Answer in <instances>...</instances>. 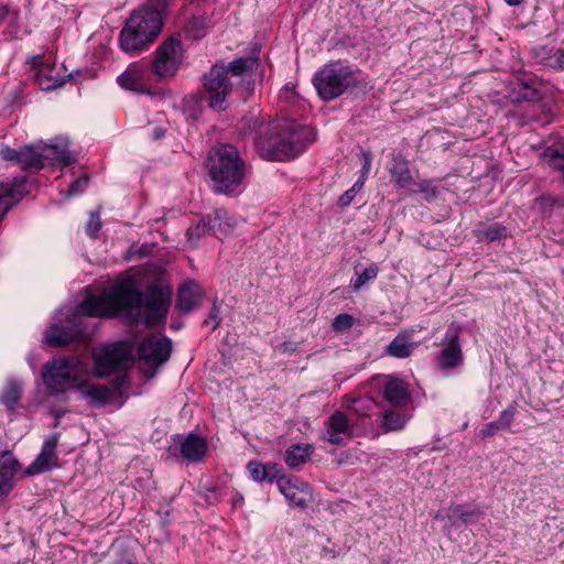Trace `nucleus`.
Segmentation results:
<instances>
[{
    "instance_id": "1",
    "label": "nucleus",
    "mask_w": 564,
    "mask_h": 564,
    "mask_svg": "<svg viewBox=\"0 0 564 564\" xmlns=\"http://www.w3.org/2000/svg\"><path fill=\"white\" fill-rule=\"evenodd\" d=\"M142 296L139 281L129 274H122L108 292L88 296L80 303L78 310L83 315L90 317L122 315L135 323L144 319L147 325H153L165 318L171 303L170 290L159 284H151L147 289L143 314Z\"/></svg>"
},
{
    "instance_id": "2",
    "label": "nucleus",
    "mask_w": 564,
    "mask_h": 564,
    "mask_svg": "<svg viewBox=\"0 0 564 564\" xmlns=\"http://www.w3.org/2000/svg\"><path fill=\"white\" fill-rule=\"evenodd\" d=\"M299 124L285 119L258 124L254 145L261 156L283 161L296 156L304 150V134Z\"/></svg>"
},
{
    "instance_id": "3",
    "label": "nucleus",
    "mask_w": 564,
    "mask_h": 564,
    "mask_svg": "<svg viewBox=\"0 0 564 564\" xmlns=\"http://www.w3.org/2000/svg\"><path fill=\"white\" fill-rule=\"evenodd\" d=\"M166 0H150L135 9L120 32V46L124 52H140L152 43L163 28Z\"/></svg>"
},
{
    "instance_id": "4",
    "label": "nucleus",
    "mask_w": 564,
    "mask_h": 564,
    "mask_svg": "<svg viewBox=\"0 0 564 564\" xmlns=\"http://www.w3.org/2000/svg\"><path fill=\"white\" fill-rule=\"evenodd\" d=\"M208 173L213 189L219 194L230 195L242 184L247 165L238 149L232 144H219L209 151Z\"/></svg>"
},
{
    "instance_id": "5",
    "label": "nucleus",
    "mask_w": 564,
    "mask_h": 564,
    "mask_svg": "<svg viewBox=\"0 0 564 564\" xmlns=\"http://www.w3.org/2000/svg\"><path fill=\"white\" fill-rule=\"evenodd\" d=\"M87 376V365L76 357L54 359L43 367V380L50 394L64 393L67 387L76 389L77 382Z\"/></svg>"
},
{
    "instance_id": "6",
    "label": "nucleus",
    "mask_w": 564,
    "mask_h": 564,
    "mask_svg": "<svg viewBox=\"0 0 564 564\" xmlns=\"http://www.w3.org/2000/svg\"><path fill=\"white\" fill-rule=\"evenodd\" d=\"M313 84L318 96L325 100H333L347 89L358 86V80L348 65L341 61H332L325 64L313 77Z\"/></svg>"
},
{
    "instance_id": "7",
    "label": "nucleus",
    "mask_w": 564,
    "mask_h": 564,
    "mask_svg": "<svg viewBox=\"0 0 564 564\" xmlns=\"http://www.w3.org/2000/svg\"><path fill=\"white\" fill-rule=\"evenodd\" d=\"M183 61V47L180 34L166 39L155 52L151 73L159 79L175 76Z\"/></svg>"
},
{
    "instance_id": "8",
    "label": "nucleus",
    "mask_w": 564,
    "mask_h": 564,
    "mask_svg": "<svg viewBox=\"0 0 564 564\" xmlns=\"http://www.w3.org/2000/svg\"><path fill=\"white\" fill-rule=\"evenodd\" d=\"M172 352V341L165 336L150 335L145 337L139 345L138 354L142 372L152 378L156 373V369L165 364Z\"/></svg>"
},
{
    "instance_id": "9",
    "label": "nucleus",
    "mask_w": 564,
    "mask_h": 564,
    "mask_svg": "<svg viewBox=\"0 0 564 564\" xmlns=\"http://www.w3.org/2000/svg\"><path fill=\"white\" fill-rule=\"evenodd\" d=\"M132 365V349L127 343L119 341L106 346L95 355V372L97 377H106L116 371L127 370Z\"/></svg>"
},
{
    "instance_id": "10",
    "label": "nucleus",
    "mask_w": 564,
    "mask_h": 564,
    "mask_svg": "<svg viewBox=\"0 0 564 564\" xmlns=\"http://www.w3.org/2000/svg\"><path fill=\"white\" fill-rule=\"evenodd\" d=\"M204 98L215 110H225L226 99L232 89L228 70L224 65L215 64L203 77Z\"/></svg>"
},
{
    "instance_id": "11",
    "label": "nucleus",
    "mask_w": 564,
    "mask_h": 564,
    "mask_svg": "<svg viewBox=\"0 0 564 564\" xmlns=\"http://www.w3.org/2000/svg\"><path fill=\"white\" fill-rule=\"evenodd\" d=\"M462 328L452 324L443 340L442 349L436 358L437 367L442 370H452L462 365L464 360L463 350L459 341Z\"/></svg>"
},
{
    "instance_id": "12",
    "label": "nucleus",
    "mask_w": 564,
    "mask_h": 564,
    "mask_svg": "<svg viewBox=\"0 0 564 564\" xmlns=\"http://www.w3.org/2000/svg\"><path fill=\"white\" fill-rule=\"evenodd\" d=\"M149 64L145 62L132 63L118 76L117 82L123 89L138 94H152L149 80Z\"/></svg>"
},
{
    "instance_id": "13",
    "label": "nucleus",
    "mask_w": 564,
    "mask_h": 564,
    "mask_svg": "<svg viewBox=\"0 0 564 564\" xmlns=\"http://www.w3.org/2000/svg\"><path fill=\"white\" fill-rule=\"evenodd\" d=\"M0 158L4 161H14L22 170H41L43 162L41 161L40 143L24 145L20 149H12L9 145H2L0 149Z\"/></svg>"
},
{
    "instance_id": "14",
    "label": "nucleus",
    "mask_w": 564,
    "mask_h": 564,
    "mask_svg": "<svg viewBox=\"0 0 564 564\" xmlns=\"http://www.w3.org/2000/svg\"><path fill=\"white\" fill-rule=\"evenodd\" d=\"M279 490L293 507L305 508L313 500L310 485L296 477L279 479Z\"/></svg>"
},
{
    "instance_id": "15",
    "label": "nucleus",
    "mask_w": 564,
    "mask_h": 564,
    "mask_svg": "<svg viewBox=\"0 0 564 564\" xmlns=\"http://www.w3.org/2000/svg\"><path fill=\"white\" fill-rule=\"evenodd\" d=\"M382 397L393 408H405L412 400L411 386L394 376H388L382 386Z\"/></svg>"
},
{
    "instance_id": "16",
    "label": "nucleus",
    "mask_w": 564,
    "mask_h": 564,
    "mask_svg": "<svg viewBox=\"0 0 564 564\" xmlns=\"http://www.w3.org/2000/svg\"><path fill=\"white\" fill-rule=\"evenodd\" d=\"M354 432V424L349 422L347 415L341 411H335L326 422V436L333 445H343L344 438L341 435L351 437Z\"/></svg>"
},
{
    "instance_id": "17",
    "label": "nucleus",
    "mask_w": 564,
    "mask_h": 564,
    "mask_svg": "<svg viewBox=\"0 0 564 564\" xmlns=\"http://www.w3.org/2000/svg\"><path fill=\"white\" fill-rule=\"evenodd\" d=\"M40 154L43 167L46 163H61L64 166H68L76 160L68 150L67 142L63 140L53 144L40 143Z\"/></svg>"
},
{
    "instance_id": "18",
    "label": "nucleus",
    "mask_w": 564,
    "mask_h": 564,
    "mask_svg": "<svg viewBox=\"0 0 564 564\" xmlns=\"http://www.w3.org/2000/svg\"><path fill=\"white\" fill-rule=\"evenodd\" d=\"M203 296L202 286L195 281H188L178 289L176 306L182 313H189L199 305Z\"/></svg>"
},
{
    "instance_id": "19",
    "label": "nucleus",
    "mask_w": 564,
    "mask_h": 564,
    "mask_svg": "<svg viewBox=\"0 0 564 564\" xmlns=\"http://www.w3.org/2000/svg\"><path fill=\"white\" fill-rule=\"evenodd\" d=\"M76 389L83 398L90 399V405L95 408L107 404L111 397V391L108 387L102 384H88L87 377H83L80 381L77 382Z\"/></svg>"
},
{
    "instance_id": "20",
    "label": "nucleus",
    "mask_w": 564,
    "mask_h": 564,
    "mask_svg": "<svg viewBox=\"0 0 564 564\" xmlns=\"http://www.w3.org/2000/svg\"><path fill=\"white\" fill-rule=\"evenodd\" d=\"M180 451L182 457L185 460L198 463L205 457L207 453V442L205 438L191 433L181 443Z\"/></svg>"
},
{
    "instance_id": "21",
    "label": "nucleus",
    "mask_w": 564,
    "mask_h": 564,
    "mask_svg": "<svg viewBox=\"0 0 564 564\" xmlns=\"http://www.w3.org/2000/svg\"><path fill=\"white\" fill-rule=\"evenodd\" d=\"M70 77V74L61 76L55 65H43L35 73V79L43 90L59 88Z\"/></svg>"
},
{
    "instance_id": "22",
    "label": "nucleus",
    "mask_w": 564,
    "mask_h": 564,
    "mask_svg": "<svg viewBox=\"0 0 564 564\" xmlns=\"http://www.w3.org/2000/svg\"><path fill=\"white\" fill-rule=\"evenodd\" d=\"M80 337V329L53 325L46 333L45 341L51 347H64Z\"/></svg>"
},
{
    "instance_id": "23",
    "label": "nucleus",
    "mask_w": 564,
    "mask_h": 564,
    "mask_svg": "<svg viewBox=\"0 0 564 564\" xmlns=\"http://www.w3.org/2000/svg\"><path fill=\"white\" fill-rule=\"evenodd\" d=\"M552 115V101L544 99L539 90L531 89V121L541 122L543 126L551 121Z\"/></svg>"
},
{
    "instance_id": "24",
    "label": "nucleus",
    "mask_w": 564,
    "mask_h": 564,
    "mask_svg": "<svg viewBox=\"0 0 564 564\" xmlns=\"http://www.w3.org/2000/svg\"><path fill=\"white\" fill-rule=\"evenodd\" d=\"M204 219H206L208 231L216 237L227 236L236 226V223L228 217L225 209H216Z\"/></svg>"
},
{
    "instance_id": "25",
    "label": "nucleus",
    "mask_w": 564,
    "mask_h": 564,
    "mask_svg": "<svg viewBox=\"0 0 564 564\" xmlns=\"http://www.w3.org/2000/svg\"><path fill=\"white\" fill-rule=\"evenodd\" d=\"M411 336L412 334L408 332L397 335L386 347V354L394 358H406L411 356L416 347Z\"/></svg>"
},
{
    "instance_id": "26",
    "label": "nucleus",
    "mask_w": 564,
    "mask_h": 564,
    "mask_svg": "<svg viewBox=\"0 0 564 564\" xmlns=\"http://www.w3.org/2000/svg\"><path fill=\"white\" fill-rule=\"evenodd\" d=\"M392 160L393 164L390 169V173L394 184L400 188L413 184L409 161L401 154L394 155Z\"/></svg>"
},
{
    "instance_id": "27",
    "label": "nucleus",
    "mask_w": 564,
    "mask_h": 564,
    "mask_svg": "<svg viewBox=\"0 0 564 564\" xmlns=\"http://www.w3.org/2000/svg\"><path fill=\"white\" fill-rule=\"evenodd\" d=\"M313 453V447L310 444H293L284 453L285 463L295 468L307 462Z\"/></svg>"
},
{
    "instance_id": "28",
    "label": "nucleus",
    "mask_w": 564,
    "mask_h": 564,
    "mask_svg": "<svg viewBox=\"0 0 564 564\" xmlns=\"http://www.w3.org/2000/svg\"><path fill=\"white\" fill-rule=\"evenodd\" d=\"M409 416L397 409H389L382 413L381 429L383 433H390L402 430Z\"/></svg>"
},
{
    "instance_id": "29",
    "label": "nucleus",
    "mask_w": 564,
    "mask_h": 564,
    "mask_svg": "<svg viewBox=\"0 0 564 564\" xmlns=\"http://www.w3.org/2000/svg\"><path fill=\"white\" fill-rule=\"evenodd\" d=\"M480 516L481 511L476 507L466 509L463 505H451L447 518L452 524L456 527L459 523L466 524L470 522L471 519L479 518Z\"/></svg>"
},
{
    "instance_id": "30",
    "label": "nucleus",
    "mask_w": 564,
    "mask_h": 564,
    "mask_svg": "<svg viewBox=\"0 0 564 564\" xmlns=\"http://www.w3.org/2000/svg\"><path fill=\"white\" fill-rule=\"evenodd\" d=\"M191 6H193L189 2ZM207 3L197 7L194 4L197 9L196 14L192 17V19L188 21L187 30L193 34L194 37L199 39L204 35L205 31L209 29L214 22L213 20L207 17L206 14H200L199 10L203 9Z\"/></svg>"
},
{
    "instance_id": "31",
    "label": "nucleus",
    "mask_w": 564,
    "mask_h": 564,
    "mask_svg": "<svg viewBox=\"0 0 564 564\" xmlns=\"http://www.w3.org/2000/svg\"><path fill=\"white\" fill-rule=\"evenodd\" d=\"M54 459H56L55 452L43 445L41 453L39 454L36 459L29 466L26 473L29 475H35L43 471H47L51 469Z\"/></svg>"
},
{
    "instance_id": "32",
    "label": "nucleus",
    "mask_w": 564,
    "mask_h": 564,
    "mask_svg": "<svg viewBox=\"0 0 564 564\" xmlns=\"http://www.w3.org/2000/svg\"><path fill=\"white\" fill-rule=\"evenodd\" d=\"M477 237L481 241L492 242L501 238H506L508 230L500 224H491L488 226H481L476 230Z\"/></svg>"
},
{
    "instance_id": "33",
    "label": "nucleus",
    "mask_w": 564,
    "mask_h": 564,
    "mask_svg": "<svg viewBox=\"0 0 564 564\" xmlns=\"http://www.w3.org/2000/svg\"><path fill=\"white\" fill-rule=\"evenodd\" d=\"M379 271V265L377 263H371L361 272H356V279L351 281V288L354 291H359L368 282L375 280L378 276Z\"/></svg>"
},
{
    "instance_id": "34",
    "label": "nucleus",
    "mask_w": 564,
    "mask_h": 564,
    "mask_svg": "<svg viewBox=\"0 0 564 564\" xmlns=\"http://www.w3.org/2000/svg\"><path fill=\"white\" fill-rule=\"evenodd\" d=\"M254 66H257V58L239 57L230 62L226 68L228 73L230 72L232 75L241 76Z\"/></svg>"
},
{
    "instance_id": "35",
    "label": "nucleus",
    "mask_w": 564,
    "mask_h": 564,
    "mask_svg": "<svg viewBox=\"0 0 564 564\" xmlns=\"http://www.w3.org/2000/svg\"><path fill=\"white\" fill-rule=\"evenodd\" d=\"M22 393V388L18 382H9L6 391L1 395V402L7 405L8 409H13L19 402Z\"/></svg>"
},
{
    "instance_id": "36",
    "label": "nucleus",
    "mask_w": 564,
    "mask_h": 564,
    "mask_svg": "<svg viewBox=\"0 0 564 564\" xmlns=\"http://www.w3.org/2000/svg\"><path fill=\"white\" fill-rule=\"evenodd\" d=\"M19 467L20 464L18 459L13 457L11 451L4 448L2 451V458L0 462V471L13 478Z\"/></svg>"
},
{
    "instance_id": "37",
    "label": "nucleus",
    "mask_w": 564,
    "mask_h": 564,
    "mask_svg": "<svg viewBox=\"0 0 564 564\" xmlns=\"http://www.w3.org/2000/svg\"><path fill=\"white\" fill-rule=\"evenodd\" d=\"M346 406L358 417H366L372 409V400L364 398L352 399Z\"/></svg>"
},
{
    "instance_id": "38",
    "label": "nucleus",
    "mask_w": 564,
    "mask_h": 564,
    "mask_svg": "<svg viewBox=\"0 0 564 564\" xmlns=\"http://www.w3.org/2000/svg\"><path fill=\"white\" fill-rule=\"evenodd\" d=\"M208 231L206 219L202 218L200 221L193 227H189L186 231V237L192 246H197L199 238L206 235Z\"/></svg>"
},
{
    "instance_id": "39",
    "label": "nucleus",
    "mask_w": 564,
    "mask_h": 564,
    "mask_svg": "<svg viewBox=\"0 0 564 564\" xmlns=\"http://www.w3.org/2000/svg\"><path fill=\"white\" fill-rule=\"evenodd\" d=\"M355 318L352 315L347 313L338 314L333 323L332 327L335 332L341 333L352 327Z\"/></svg>"
},
{
    "instance_id": "40",
    "label": "nucleus",
    "mask_w": 564,
    "mask_h": 564,
    "mask_svg": "<svg viewBox=\"0 0 564 564\" xmlns=\"http://www.w3.org/2000/svg\"><path fill=\"white\" fill-rule=\"evenodd\" d=\"M247 469L250 473L253 480H256V481L267 480L268 474L265 471V464H262L257 460H251L248 463Z\"/></svg>"
},
{
    "instance_id": "41",
    "label": "nucleus",
    "mask_w": 564,
    "mask_h": 564,
    "mask_svg": "<svg viewBox=\"0 0 564 564\" xmlns=\"http://www.w3.org/2000/svg\"><path fill=\"white\" fill-rule=\"evenodd\" d=\"M556 56V51H554V47H549V46H542L540 47V50H536L535 53H534V57L538 58V61L542 64V65H545V66H550V67H557V65H552L551 64V59H545L544 57H555Z\"/></svg>"
},
{
    "instance_id": "42",
    "label": "nucleus",
    "mask_w": 564,
    "mask_h": 564,
    "mask_svg": "<svg viewBox=\"0 0 564 564\" xmlns=\"http://www.w3.org/2000/svg\"><path fill=\"white\" fill-rule=\"evenodd\" d=\"M556 203L557 200L551 196H541L534 200V208L541 214H549Z\"/></svg>"
},
{
    "instance_id": "43",
    "label": "nucleus",
    "mask_w": 564,
    "mask_h": 564,
    "mask_svg": "<svg viewBox=\"0 0 564 564\" xmlns=\"http://www.w3.org/2000/svg\"><path fill=\"white\" fill-rule=\"evenodd\" d=\"M416 189L414 192H420L425 194L426 198H435L437 195L436 187L432 185L431 181L423 180L415 184Z\"/></svg>"
},
{
    "instance_id": "44",
    "label": "nucleus",
    "mask_w": 564,
    "mask_h": 564,
    "mask_svg": "<svg viewBox=\"0 0 564 564\" xmlns=\"http://www.w3.org/2000/svg\"><path fill=\"white\" fill-rule=\"evenodd\" d=\"M265 471L268 474L267 481H273L276 480L279 482V479L281 478H288L283 474V469L278 464H265Z\"/></svg>"
},
{
    "instance_id": "45",
    "label": "nucleus",
    "mask_w": 564,
    "mask_h": 564,
    "mask_svg": "<svg viewBox=\"0 0 564 564\" xmlns=\"http://www.w3.org/2000/svg\"><path fill=\"white\" fill-rule=\"evenodd\" d=\"M101 228V220L98 213H91L88 224H87V231L93 237L96 238L98 231Z\"/></svg>"
},
{
    "instance_id": "46",
    "label": "nucleus",
    "mask_w": 564,
    "mask_h": 564,
    "mask_svg": "<svg viewBox=\"0 0 564 564\" xmlns=\"http://www.w3.org/2000/svg\"><path fill=\"white\" fill-rule=\"evenodd\" d=\"M500 430H505L499 421H494L485 425V427L479 432V436L481 438H488L496 435Z\"/></svg>"
},
{
    "instance_id": "47",
    "label": "nucleus",
    "mask_w": 564,
    "mask_h": 564,
    "mask_svg": "<svg viewBox=\"0 0 564 564\" xmlns=\"http://www.w3.org/2000/svg\"><path fill=\"white\" fill-rule=\"evenodd\" d=\"M514 415V408L510 405L508 409H506L500 417L498 419L500 425L506 430L510 427V423Z\"/></svg>"
},
{
    "instance_id": "48",
    "label": "nucleus",
    "mask_w": 564,
    "mask_h": 564,
    "mask_svg": "<svg viewBox=\"0 0 564 564\" xmlns=\"http://www.w3.org/2000/svg\"><path fill=\"white\" fill-rule=\"evenodd\" d=\"M88 184V177L83 176L77 180H75L68 189V195H75L83 191L84 187H86Z\"/></svg>"
},
{
    "instance_id": "49",
    "label": "nucleus",
    "mask_w": 564,
    "mask_h": 564,
    "mask_svg": "<svg viewBox=\"0 0 564 564\" xmlns=\"http://www.w3.org/2000/svg\"><path fill=\"white\" fill-rule=\"evenodd\" d=\"M210 322L213 323V329H216L220 324L219 306L216 303L213 304V308L204 324H209Z\"/></svg>"
},
{
    "instance_id": "50",
    "label": "nucleus",
    "mask_w": 564,
    "mask_h": 564,
    "mask_svg": "<svg viewBox=\"0 0 564 564\" xmlns=\"http://www.w3.org/2000/svg\"><path fill=\"white\" fill-rule=\"evenodd\" d=\"M11 477L0 471V497L7 496L11 491Z\"/></svg>"
},
{
    "instance_id": "51",
    "label": "nucleus",
    "mask_w": 564,
    "mask_h": 564,
    "mask_svg": "<svg viewBox=\"0 0 564 564\" xmlns=\"http://www.w3.org/2000/svg\"><path fill=\"white\" fill-rule=\"evenodd\" d=\"M356 196V193H355V189H347L343 195L339 196L338 198V206L340 207H347L351 202L352 199L355 198Z\"/></svg>"
},
{
    "instance_id": "52",
    "label": "nucleus",
    "mask_w": 564,
    "mask_h": 564,
    "mask_svg": "<svg viewBox=\"0 0 564 564\" xmlns=\"http://www.w3.org/2000/svg\"><path fill=\"white\" fill-rule=\"evenodd\" d=\"M362 158H364V165H362L361 174H362V176H367L370 171V167H371L372 155L369 151H366V152H362Z\"/></svg>"
},
{
    "instance_id": "53",
    "label": "nucleus",
    "mask_w": 564,
    "mask_h": 564,
    "mask_svg": "<svg viewBox=\"0 0 564 564\" xmlns=\"http://www.w3.org/2000/svg\"><path fill=\"white\" fill-rule=\"evenodd\" d=\"M546 59V57H544ZM547 59H551L552 65H557L561 68H564V50H556V56L555 57H547Z\"/></svg>"
},
{
    "instance_id": "54",
    "label": "nucleus",
    "mask_w": 564,
    "mask_h": 564,
    "mask_svg": "<svg viewBox=\"0 0 564 564\" xmlns=\"http://www.w3.org/2000/svg\"><path fill=\"white\" fill-rule=\"evenodd\" d=\"M58 441H59V434L58 433H54L52 434L51 436H48L45 442H44V446L54 451L56 449V446L58 444Z\"/></svg>"
},
{
    "instance_id": "55",
    "label": "nucleus",
    "mask_w": 564,
    "mask_h": 564,
    "mask_svg": "<svg viewBox=\"0 0 564 564\" xmlns=\"http://www.w3.org/2000/svg\"><path fill=\"white\" fill-rule=\"evenodd\" d=\"M366 177L367 176H362L361 174L358 181L352 185L351 189H355V193L359 192L364 187Z\"/></svg>"
},
{
    "instance_id": "56",
    "label": "nucleus",
    "mask_w": 564,
    "mask_h": 564,
    "mask_svg": "<svg viewBox=\"0 0 564 564\" xmlns=\"http://www.w3.org/2000/svg\"><path fill=\"white\" fill-rule=\"evenodd\" d=\"M9 7L7 4H0V23L8 17Z\"/></svg>"
},
{
    "instance_id": "57",
    "label": "nucleus",
    "mask_w": 564,
    "mask_h": 564,
    "mask_svg": "<svg viewBox=\"0 0 564 564\" xmlns=\"http://www.w3.org/2000/svg\"><path fill=\"white\" fill-rule=\"evenodd\" d=\"M509 6H517L519 4L522 0H505Z\"/></svg>"
},
{
    "instance_id": "58",
    "label": "nucleus",
    "mask_w": 564,
    "mask_h": 564,
    "mask_svg": "<svg viewBox=\"0 0 564 564\" xmlns=\"http://www.w3.org/2000/svg\"><path fill=\"white\" fill-rule=\"evenodd\" d=\"M163 134V132L161 130H155V138L159 139L161 138V135Z\"/></svg>"
},
{
    "instance_id": "59",
    "label": "nucleus",
    "mask_w": 564,
    "mask_h": 564,
    "mask_svg": "<svg viewBox=\"0 0 564 564\" xmlns=\"http://www.w3.org/2000/svg\"><path fill=\"white\" fill-rule=\"evenodd\" d=\"M242 500V497H239V499H236V502H239Z\"/></svg>"
},
{
    "instance_id": "60",
    "label": "nucleus",
    "mask_w": 564,
    "mask_h": 564,
    "mask_svg": "<svg viewBox=\"0 0 564 564\" xmlns=\"http://www.w3.org/2000/svg\"><path fill=\"white\" fill-rule=\"evenodd\" d=\"M242 500V497H239V499H236V502H239Z\"/></svg>"
},
{
    "instance_id": "61",
    "label": "nucleus",
    "mask_w": 564,
    "mask_h": 564,
    "mask_svg": "<svg viewBox=\"0 0 564 564\" xmlns=\"http://www.w3.org/2000/svg\"><path fill=\"white\" fill-rule=\"evenodd\" d=\"M2 451H3V449H1V448H0V459L2 458Z\"/></svg>"
}]
</instances>
